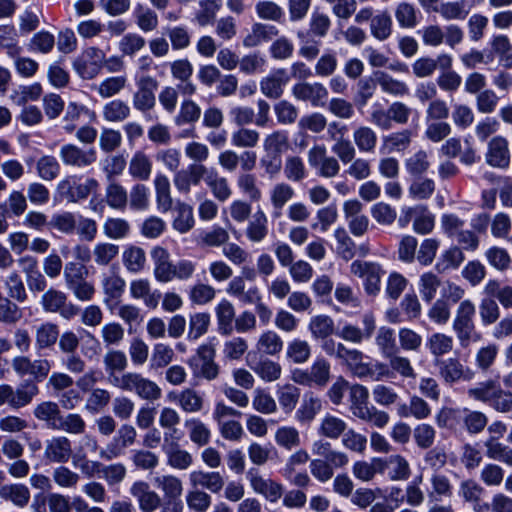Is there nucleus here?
I'll use <instances>...</instances> for the list:
<instances>
[{
	"instance_id": "47",
	"label": "nucleus",
	"mask_w": 512,
	"mask_h": 512,
	"mask_svg": "<svg viewBox=\"0 0 512 512\" xmlns=\"http://www.w3.org/2000/svg\"><path fill=\"white\" fill-rule=\"evenodd\" d=\"M205 183L211 189L212 195L220 202H225L232 195V189L228 179L219 176L217 171L211 170L204 178Z\"/></svg>"
},
{
	"instance_id": "2",
	"label": "nucleus",
	"mask_w": 512,
	"mask_h": 512,
	"mask_svg": "<svg viewBox=\"0 0 512 512\" xmlns=\"http://www.w3.org/2000/svg\"><path fill=\"white\" fill-rule=\"evenodd\" d=\"M112 384L149 402H155L162 396V389L156 382L137 372H126L121 377H114Z\"/></svg>"
},
{
	"instance_id": "62",
	"label": "nucleus",
	"mask_w": 512,
	"mask_h": 512,
	"mask_svg": "<svg viewBox=\"0 0 512 512\" xmlns=\"http://www.w3.org/2000/svg\"><path fill=\"white\" fill-rule=\"evenodd\" d=\"M255 374L265 382H274L281 377L282 367L278 362L264 358L250 366Z\"/></svg>"
},
{
	"instance_id": "14",
	"label": "nucleus",
	"mask_w": 512,
	"mask_h": 512,
	"mask_svg": "<svg viewBox=\"0 0 512 512\" xmlns=\"http://www.w3.org/2000/svg\"><path fill=\"white\" fill-rule=\"evenodd\" d=\"M435 364L442 380L450 385L459 381L469 382L475 377V372L464 366L457 358L450 357L444 360H436Z\"/></svg>"
},
{
	"instance_id": "49",
	"label": "nucleus",
	"mask_w": 512,
	"mask_h": 512,
	"mask_svg": "<svg viewBox=\"0 0 512 512\" xmlns=\"http://www.w3.org/2000/svg\"><path fill=\"white\" fill-rule=\"evenodd\" d=\"M39 394L38 386L31 381H24L17 388H13L11 408L21 409L29 405Z\"/></svg>"
},
{
	"instance_id": "48",
	"label": "nucleus",
	"mask_w": 512,
	"mask_h": 512,
	"mask_svg": "<svg viewBox=\"0 0 512 512\" xmlns=\"http://www.w3.org/2000/svg\"><path fill=\"white\" fill-rule=\"evenodd\" d=\"M308 330L312 338L316 340L326 339L334 334V320L329 315H315L309 321Z\"/></svg>"
},
{
	"instance_id": "64",
	"label": "nucleus",
	"mask_w": 512,
	"mask_h": 512,
	"mask_svg": "<svg viewBox=\"0 0 512 512\" xmlns=\"http://www.w3.org/2000/svg\"><path fill=\"white\" fill-rule=\"evenodd\" d=\"M176 217L173 220V228L179 233L189 232L195 224L192 206L179 202L176 205Z\"/></svg>"
},
{
	"instance_id": "4",
	"label": "nucleus",
	"mask_w": 512,
	"mask_h": 512,
	"mask_svg": "<svg viewBox=\"0 0 512 512\" xmlns=\"http://www.w3.org/2000/svg\"><path fill=\"white\" fill-rule=\"evenodd\" d=\"M99 182L92 177L83 178L78 175H68L57 184L56 191L61 199L69 203H79L96 193Z\"/></svg>"
},
{
	"instance_id": "27",
	"label": "nucleus",
	"mask_w": 512,
	"mask_h": 512,
	"mask_svg": "<svg viewBox=\"0 0 512 512\" xmlns=\"http://www.w3.org/2000/svg\"><path fill=\"white\" fill-rule=\"evenodd\" d=\"M413 132L409 129L393 132L382 137L380 152L390 154L392 152H403L409 148L412 142Z\"/></svg>"
},
{
	"instance_id": "11",
	"label": "nucleus",
	"mask_w": 512,
	"mask_h": 512,
	"mask_svg": "<svg viewBox=\"0 0 512 512\" xmlns=\"http://www.w3.org/2000/svg\"><path fill=\"white\" fill-rule=\"evenodd\" d=\"M73 455L72 441L64 435H55L44 441L43 459L49 464H65Z\"/></svg>"
},
{
	"instance_id": "38",
	"label": "nucleus",
	"mask_w": 512,
	"mask_h": 512,
	"mask_svg": "<svg viewBox=\"0 0 512 512\" xmlns=\"http://www.w3.org/2000/svg\"><path fill=\"white\" fill-rule=\"evenodd\" d=\"M464 259L465 256L461 248L452 246L440 254L435 264V270L439 274L456 270L463 263Z\"/></svg>"
},
{
	"instance_id": "56",
	"label": "nucleus",
	"mask_w": 512,
	"mask_h": 512,
	"mask_svg": "<svg viewBox=\"0 0 512 512\" xmlns=\"http://www.w3.org/2000/svg\"><path fill=\"white\" fill-rule=\"evenodd\" d=\"M274 440L279 447L287 451H291L301 445L299 430L294 426H280L277 428Z\"/></svg>"
},
{
	"instance_id": "35",
	"label": "nucleus",
	"mask_w": 512,
	"mask_h": 512,
	"mask_svg": "<svg viewBox=\"0 0 512 512\" xmlns=\"http://www.w3.org/2000/svg\"><path fill=\"white\" fill-rule=\"evenodd\" d=\"M0 497L13 503L18 508H24L30 501V490L29 488L21 483L7 484L1 487Z\"/></svg>"
},
{
	"instance_id": "54",
	"label": "nucleus",
	"mask_w": 512,
	"mask_h": 512,
	"mask_svg": "<svg viewBox=\"0 0 512 512\" xmlns=\"http://www.w3.org/2000/svg\"><path fill=\"white\" fill-rule=\"evenodd\" d=\"M394 14L396 21L401 28L413 29L419 23V12L412 3L405 1L398 3L395 7Z\"/></svg>"
},
{
	"instance_id": "12",
	"label": "nucleus",
	"mask_w": 512,
	"mask_h": 512,
	"mask_svg": "<svg viewBox=\"0 0 512 512\" xmlns=\"http://www.w3.org/2000/svg\"><path fill=\"white\" fill-rule=\"evenodd\" d=\"M246 477L252 490L270 503H276L284 494V487L281 483L271 478H265L257 469H250Z\"/></svg>"
},
{
	"instance_id": "24",
	"label": "nucleus",
	"mask_w": 512,
	"mask_h": 512,
	"mask_svg": "<svg viewBox=\"0 0 512 512\" xmlns=\"http://www.w3.org/2000/svg\"><path fill=\"white\" fill-rule=\"evenodd\" d=\"M347 422L334 414L326 413L319 420L317 434L321 438L338 440L347 430Z\"/></svg>"
},
{
	"instance_id": "36",
	"label": "nucleus",
	"mask_w": 512,
	"mask_h": 512,
	"mask_svg": "<svg viewBox=\"0 0 512 512\" xmlns=\"http://www.w3.org/2000/svg\"><path fill=\"white\" fill-rule=\"evenodd\" d=\"M153 183L156 194L157 208L160 212L166 213L171 210L173 206L170 181L166 175L158 173L156 174Z\"/></svg>"
},
{
	"instance_id": "26",
	"label": "nucleus",
	"mask_w": 512,
	"mask_h": 512,
	"mask_svg": "<svg viewBox=\"0 0 512 512\" xmlns=\"http://www.w3.org/2000/svg\"><path fill=\"white\" fill-rule=\"evenodd\" d=\"M295 190L287 182H277L269 191V200L272 206V215L280 217L285 205L294 198Z\"/></svg>"
},
{
	"instance_id": "18",
	"label": "nucleus",
	"mask_w": 512,
	"mask_h": 512,
	"mask_svg": "<svg viewBox=\"0 0 512 512\" xmlns=\"http://www.w3.org/2000/svg\"><path fill=\"white\" fill-rule=\"evenodd\" d=\"M349 458L322 459L314 458L309 462L311 475L320 483H327L334 477L335 469H341L349 464Z\"/></svg>"
},
{
	"instance_id": "60",
	"label": "nucleus",
	"mask_w": 512,
	"mask_h": 512,
	"mask_svg": "<svg viewBox=\"0 0 512 512\" xmlns=\"http://www.w3.org/2000/svg\"><path fill=\"white\" fill-rule=\"evenodd\" d=\"M392 18L387 11L375 15L370 22V32L379 41L388 39L392 33Z\"/></svg>"
},
{
	"instance_id": "29",
	"label": "nucleus",
	"mask_w": 512,
	"mask_h": 512,
	"mask_svg": "<svg viewBox=\"0 0 512 512\" xmlns=\"http://www.w3.org/2000/svg\"><path fill=\"white\" fill-rule=\"evenodd\" d=\"M33 416L46 424L50 429L56 430L62 416L60 405L54 401H42L33 409Z\"/></svg>"
},
{
	"instance_id": "43",
	"label": "nucleus",
	"mask_w": 512,
	"mask_h": 512,
	"mask_svg": "<svg viewBox=\"0 0 512 512\" xmlns=\"http://www.w3.org/2000/svg\"><path fill=\"white\" fill-rule=\"evenodd\" d=\"M279 30L274 25L255 23L251 27L250 33L244 38L243 45L245 47H256L262 42L271 40L276 37Z\"/></svg>"
},
{
	"instance_id": "61",
	"label": "nucleus",
	"mask_w": 512,
	"mask_h": 512,
	"mask_svg": "<svg viewBox=\"0 0 512 512\" xmlns=\"http://www.w3.org/2000/svg\"><path fill=\"white\" fill-rule=\"evenodd\" d=\"M200 116V106L191 99H184L180 104V108L174 118V122L177 126L194 124L200 119Z\"/></svg>"
},
{
	"instance_id": "51",
	"label": "nucleus",
	"mask_w": 512,
	"mask_h": 512,
	"mask_svg": "<svg viewBox=\"0 0 512 512\" xmlns=\"http://www.w3.org/2000/svg\"><path fill=\"white\" fill-rule=\"evenodd\" d=\"M137 27L144 33L154 31L159 24L157 13L142 4H137L133 12Z\"/></svg>"
},
{
	"instance_id": "58",
	"label": "nucleus",
	"mask_w": 512,
	"mask_h": 512,
	"mask_svg": "<svg viewBox=\"0 0 512 512\" xmlns=\"http://www.w3.org/2000/svg\"><path fill=\"white\" fill-rule=\"evenodd\" d=\"M150 204V190L142 183L134 184L128 193V205L133 211H145Z\"/></svg>"
},
{
	"instance_id": "40",
	"label": "nucleus",
	"mask_w": 512,
	"mask_h": 512,
	"mask_svg": "<svg viewBox=\"0 0 512 512\" xmlns=\"http://www.w3.org/2000/svg\"><path fill=\"white\" fill-rule=\"evenodd\" d=\"M128 172L133 179L147 181L152 173V161L143 151H137L130 159Z\"/></svg>"
},
{
	"instance_id": "39",
	"label": "nucleus",
	"mask_w": 512,
	"mask_h": 512,
	"mask_svg": "<svg viewBox=\"0 0 512 512\" xmlns=\"http://www.w3.org/2000/svg\"><path fill=\"white\" fill-rule=\"evenodd\" d=\"M167 457V464L178 470H186L193 464L192 454L181 448L179 444L170 443L163 447Z\"/></svg>"
},
{
	"instance_id": "41",
	"label": "nucleus",
	"mask_w": 512,
	"mask_h": 512,
	"mask_svg": "<svg viewBox=\"0 0 512 512\" xmlns=\"http://www.w3.org/2000/svg\"><path fill=\"white\" fill-rule=\"evenodd\" d=\"M82 115L88 116L90 118L95 117V112L91 111L85 105L79 104L77 102H69L65 109V114L63 116V129L66 133L71 134L77 129V122L79 121Z\"/></svg>"
},
{
	"instance_id": "10",
	"label": "nucleus",
	"mask_w": 512,
	"mask_h": 512,
	"mask_svg": "<svg viewBox=\"0 0 512 512\" xmlns=\"http://www.w3.org/2000/svg\"><path fill=\"white\" fill-rule=\"evenodd\" d=\"M13 371L20 377L31 376L35 381L41 382L49 375L52 363L48 359H30L28 356L19 355L12 359Z\"/></svg>"
},
{
	"instance_id": "8",
	"label": "nucleus",
	"mask_w": 512,
	"mask_h": 512,
	"mask_svg": "<svg viewBox=\"0 0 512 512\" xmlns=\"http://www.w3.org/2000/svg\"><path fill=\"white\" fill-rule=\"evenodd\" d=\"M62 163L68 167L85 169L97 161V151L93 147L82 148L73 143H66L59 149Z\"/></svg>"
},
{
	"instance_id": "44",
	"label": "nucleus",
	"mask_w": 512,
	"mask_h": 512,
	"mask_svg": "<svg viewBox=\"0 0 512 512\" xmlns=\"http://www.w3.org/2000/svg\"><path fill=\"white\" fill-rule=\"evenodd\" d=\"M173 400L186 413H198L204 406L203 397L192 388H186L174 395Z\"/></svg>"
},
{
	"instance_id": "21",
	"label": "nucleus",
	"mask_w": 512,
	"mask_h": 512,
	"mask_svg": "<svg viewBox=\"0 0 512 512\" xmlns=\"http://www.w3.org/2000/svg\"><path fill=\"white\" fill-rule=\"evenodd\" d=\"M486 162L498 168H506L510 162L508 141L503 136H495L488 143Z\"/></svg>"
},
{
	"instance_id": "34",
	"label": "nucleus",
	"mask_w": 512,
	"mask_h": 512,
	"mask_svg": "<svg viewBox=\"0 0 512 512\" xmlns=\"http://www.w3.org/2000/svg\"><path fill=\"white\" fill-rule=\"evenodd\" d=\"M352 138L359 152L371 154L375 151L378 137L370 126H357L353 130Z\"/></svg>"
},
{
	"instance_id": "7",
	"label": "nucleus",
	"mask_w": 512,
	"mask_h": 512,
	"mask_svg": "<svg viewBox=\"0 0 512 512\" xmlns=\"http://www.w3.org/2000/svg\"><path fill=\"white\" fill-rule=\"evenodd\" d=\"M136 91L132 96L135 110L146 113L154 109L156 105V91L159 87L158 80L150 75L141 74L135 78Z\"/></svg>"
},
{
	"instance_id": "46",
	"label": "nucleus",
	"mask_w": 512,
	"mask_h": 512,
	"mask_svg": "<svg viewBox=\"0 0 512 512\" xmlns=\"http://www.w3.org/2000/svg\"><path fill=\"white\" fill-rule=\"evenodd\" d=\"M268 235V218L263 210H257L247 225L246 236L254 243L261 242Z\"/></svg>"
},
{
	"instance_id": "5",
	"label": "nucleus",
	"mask_w": 512,
	"mask_h": 512,
	"mask_svg": "<svg viewBox=\"0 0 512 512\" xmlns=\"http://www.w3.org/2000/svg\"><path fill=\"white\" fill-rule=\"evenodd\" d=\"M216 345L213 340L201 344L196 353L188 360L192 373L197 378L208 381L216 379L219 375V365L215 362Z\"/></svg>"
},
{
	"instance_id": "3",
	"label": "nucleus",
	"mask_w": 512,
	"mask_h": 512,
	"mask_svg": "<svg viewBox=\"0 0 512 512\" xmlns=\"http://www.w3.org/2000/svg\"><path fill=\"white\" fill-rule=\"evenodd\" d=\"M475 315L476 306L470 299L461 301L455 310L452 328L462 347H467L471 341L480 339L474 322Z\"/></svg>"
},
{
	"instance_id": "19",
	"label": "nucleus",
	"mask_w": 512,
	"mask_h": 512,
	"mask_svg": "<svg viewBox=\"0 0 512 512\" xmlns=\"http://www.w3.org/2000/svg\"><path fill=\"white\" fill-rule=\"evenodd\" d=\"M130 494L137 500L142 512H153L161 505L160 496L151 490L149 484L143 480L132 484Z\"/></svg>"
},
{
	"instance_id": "63",
	"label": "nucleus",
	"mask_w": 512,
	"mask_h": 512,
	"mask_svg": "<svg viewBox=\"0 0 512 512\" xmlns=\"http://www.w3.org/2000/svg\"><path fill=\"white\" fill-rule=\"evenodd\" d=\"M127 76H111L102 80L95 88L101 98H111L119 94L127 86Z\"/></svg>"
},
{
	"instance_id": "23",
	"label": "nucleus",
	"mask_w": 512,
	"mask_h": 512,
	"mask_svg": "<svg viewBox=\"0 0 512 512\" xmlns=\"http://www.w3.org/2000/svg\"><path fill=\"white\" fill-rule=\"evenodd\" d=\"M59 338V326L53 322H42L34 327V347L36 351L52 349Z\"/></svg>"
},
{
	"instance_id": "20",
	"label": "nucleus",
	"mask_w": 512,
	"mask_h": 512,
	"mask_svg": "<svg viewBox=\"0 0 512 512\" xmlns=\"http://www.w3.org/2000/svg\"><path fill=\"white\" fill-rule=\"evenodd\" d=\"M150 254L154 266V278L161 283L171 282L175 263L172 262L169 251L162 246H155Z\"/></svg>"
},
{
	"instance_id": "6",
	"label": "nucleus",
	"mask_w": 512,
	"mask_h": 512,
	"mask_svg": "<svg viewBox=\"0 0 512 512\" xmlns=\"http://www.w3.org/2000/svg\"><path fill=\"white\" fill-rule=\"evenodd\" d=\"M105 62V52L98 47L84 49L73 61L72 67L84 80L94 79L100 74Z\"/></svg>"
},
{
	"instance_id": "57",
	"label": "nucleus",
	"mask_w": 512,
	"mask_h": 512,
	"mask_svg": "<svg viewBox=\"0 0 512 512\" xmlns=\"http://www.w3.org/2000/svg\"><path fill=\"white\" fill-rule=\"evenodd\" d=\"M311 357V346L306 340L295 338L286 348V358L294 364L306 363Z\"/></svg>"
},
{
	"instance_id": "1",
	"label": "nucleus",
	"mask_w": 512,
	"mask_h": 512,
	"mask_svg": "<svg viewBox=\"0 0 512 512\" xmlns=\"http://www.w3.org/2000/svg\"><path fill=\"white\" fill-rule=\"evenodd\" d=\"M343 355L340 361L347 366L349 371L360 379L369 378L372 381H382L388 379L390 376V370L384 362L372 361L365 362L368 357L364 353L357 349L346 348L341 349Z\"/></svg>"
},
{
	"instance_id": "37",
	"label": "nucleus",
	"mask_w": 512,
	"mask_h": 512,
	"mask_svg": "<svg viewBox=\"0 0 512 512\" xmlns=\"http://www.w3.org/2000/svg\"><path fill=\"white\" fill-rule=\"evenodd\" d=\"M184 427L188 432L190 441L198 447L206 446L211 440V430L199 418H187Z\"/></svg>"
},
{
	"instance_id": "17",
	"label": "nucleus",
	"mask_w": 512,
	"mask_h": 512,
	"mask_svg": "<svg viewBox=\"0 0 512 512\" xmlns=\"http://www.w3.org/2000/svg\"><path fill=\"white\" fill-rule=\"evenodd\" d=\"M256 153L245 151L238 155L233 150H224L218 156L219 165L228 172H234L240 164L242 171H252L256 166Z\"/></svg>"
},
{
	"instance_id": "30",
	"label": "nucleus",
	"mask_w": 512,
	"mask_h": 512,
	"mask_svg": "<svg viewBox=\"0 0 512 512\" xmlns=\"http://www.w3.org/2000/svg\"><path fill=\"white\" fill-rule=\"evenodd\" d=\"M192 486L202 487L212 493L220 492L224 487V478L219 472L192 471L189 475Z\"/></svg>"
},
{
	"instance_id": "9",
	"label": "nucleus",
	"mask_w": 512,
	"mask_h": 512,
	"mask_svg": "<svg viewBox=\"0 0 512 512\" xmlns=\"http://www.w3.org/2000/svg\"><path fill=\"white\" fill-rule=\"evenodd\" d=\"M350 271L363 279L364 290L368 295L376 296L380 292L381 278L385 272L379 264L356 260L351 263Z\"/></svg>"
},
{
	"instance_id": "31",
	"label": "nucleus",
	"mask_w": 512,
	"mask_h": 512,
	"mask_svg": "<svg viewBox=\"0 0 512 512\" xmlns=\"http://www.w3.org/2000/svg\"><path fill=\"white\" fill-rule=\"evenodd\" d=\"M236 185L243 196L251 202H258L263 197L257 176L250 171H243L236 178Z\"/></svg>"
},
{
	"instance_id": "22",
	"label": "nucleus",
	"mask_w": 512,
	"mask_h": 512,
	"mask_svg": "<svg viewBox=\"0 0 512 512\" xmlns=\"http://www.w3.org/2000/svg\"><path fill=\"white\" fill-rule=\"evenodd\" d=\"M364 329L352 324H345L337 335L345 341L359 344L363 340L369 339L375 330V319L371 314L363 316Z\"/></svg>"
},
{
	"instance_id": "59",
	"label": "nucleus",
	"mask_w": 512,
	"mask_h": 512,
	"mask_svg": "<svg viewBox=\"0 0 512 512\" xmlns=\"http://www.w3.org/2000/svg\"><path fill=\"white\" fill-rule=\"evenodd\" d=\"M375 77L376 82L385 93L400 97L409 93V87L405 82L397 80L385 72H376Z\"/></svg>"
},
{
	"instance_id": "33",
	"label": "nucleus",
	"mask_w": 512,
	"mask_h": 512,
	"mask_svg": "<svg viewBox=\"0 0 512 512\" xmlns=\"http://www.w3.org/2000/svg\"><path fill=\"white\" fill-rule=\"evenodd\" d=\"M386 466V462L381 458H374L371 462L359 460L353 464L352 474L362 482H370L376 473H382Z\"/></svg>"
},
{
	"instance_id": "45",
	"label": "nucleus",
	"mask_w": 512,
	"mask_h": 512,
	"mask_svg": "<svg viewBox=\"0 0 512 512\" xmlns=\"http://www.w3.org/2000/svg\"><path fill=\"white\" fill-rule=\"evenodd\" d=\"M486 456L494 461H499L512 467V448L497 440L495 436H490L485 442Z\"/></svg>"
},
{
	"instance_id": "13",
	"label": "nucleus",
	"mask_w": 512,
	"mask_h": 512,
	"mask_svg": "<svg viewBox=\"0 0 512 512\" xmlns=\"http://www.w3.org/2000/svg\"><path fill=\"white\" fill-rule=\"evenodd\" d=\"M101 288L104 295L103 303L106 305L108 310L113 313L114 306H117V303L121 301L125 292L126 281L118 272L109 271L102 274Z\"/></svg>"
},
{
	"instance_id": "32",
	"label": "nucleus",
	"mask_w": 512,
	"mask_h": 512,
	"mask_svg": "<svg viewBox=\"0 0 512 512\" xmlns=\"http://www.w3.org/2000/svg\"><path fill=\"white\" fill-rule=\"evenodd\" d=\"M321 410L322 400L313 392H307L302 398L301 405L297 409L295 417L300 423H310Z\"/></svg>"
},
{
	"instance_id": "50",
	"label": "nucleus",
	"mask_w": 512,
	"mask_h": 512,
	"mask_svg": "<svg viewBox=\"0 0 512 512\" xmlns=\"http://www.w3.org/2000/svg\"><path fill=\"white\" fill-rule=\"evenodd\" d=\"M154 485L162 491L163 498H180L183 493V484L180 478L174 475H158L154 477Z\"/></svg>"
},
{
	"instance_id": "16",
	"label": "nucleus",
	"mask_w": 512,
	"mask_h": 512,
	"mask_svg": "<svg viewBox=\"0 0 512 512\" xmlns=\"http://www.w3.org/2000/svg\"><path fill=\"white\" fill-rule=\"evenodd\" d=\"M293 96L301 101H308L313 107L325 106L328 99V90L318 82H300L292 88Z\"/></svg>"
},
{
	"instance_id": "55",
	"label": "nucleus",
	"mask_w": 512,
	"mask_h": 512,
	"mask_svg": "<svg viewBox=\"0 0 512 512\" xmlns=\"http://www.w3.org/2000/svg\"><path fill=\"white\" fill-rule=\"evenodd\" d=\"M232 146L240 149L255 148L260 141V133L252 128L239 127L231 134Z\"/></svg>"
},
{
	"instance_id": "25",
	"label": "nucleus",
	"mask_w": 512,
	"mask_h": 512,
	"mask_svg": "<svg viewBox=\"0 0 512 512\" xmlns=\"http://www.w3.org/2000/svg\"><path fill=\"white\" fill-rule=\"evenodd\" d=\"M289 82V76L285 69H277L260 82L261 92L268 98L278 99L283 94L284 86Z\"/></svg>"
},
{
	"instance_id": "28",
	"label": "nucleus",
	"mask_w": 512,
	"mask_h": 512,
	"mask_svg": "<svg viewBox=\"0 0 512 512\" xmlns=\"http://www.w3.org/2000/svg\"><path fill=\"white\" fill-rule=\"evenodd\" d=\"M104 202L111 209L125 211L128 207L127 189L120 182L109 180L105 187Z\"/></svg>"
},
{
	"instance_id": "15",
	"label": "nucleus",
	"mask_w": 512,
	"mask_h": 512,
	"mask_svg": "<svg viewBox=\"0 0 512 512\" xmlns=\"http://www.w3.org/2000/svg\"><path fill=\"white\" fill-rule=\"evenodd\" d=\"M208 173L209 170L205 165L193 163L174 174L173 184L180 194L188 195L192 187L198 186Z\"/></svg>"
},
{
	"instance_id": "53",
	"label": "nucleus",
	"mask_w": 512,
	"mask_h": 512,
	"mask_svg": "<svg viewBox=\"0 0 512 512\" xmlns=\"http://www.w3.org/2000/svg\"><path fill=\"white\" fill-rule=\"evenodd\" d=\"M256 349L265 355L275 356L282 351L283 340L275 331L267 330L259 336Z\"/></svg>"
},
{
	"instance_id": "52",
	"label": "nucleus",
	"mask_w": 512,
	"mask_h": 512,
	"mask_svg": "<svg viewBox=\"0 0 512 512\" xmlns=\"http://www.w3.org/2000/svg\"><path fill=\"white\" fill-rule=\"evenodd\" d=\"M122 260L126 270L136 274L145 268L146 253L143 248L132 245L124 250Z\"/></svg>"
},
{
	"instance_id": "42",
	"label": "nucleus",
	"mask_w": 512,
	"mask_h": 512,
	"mask_svg": "<svg viewBox=\"0 0 512 512\" xmlns=\"http://www.w3.org/2000/svg\"><path fill=\"white\" fill-rule=\"evenodd\" d=\"M218 330L222 335H230L233 331V321H235V308L233 304L222 299L215 307Z\"/></svg>"
}]
</instances>
